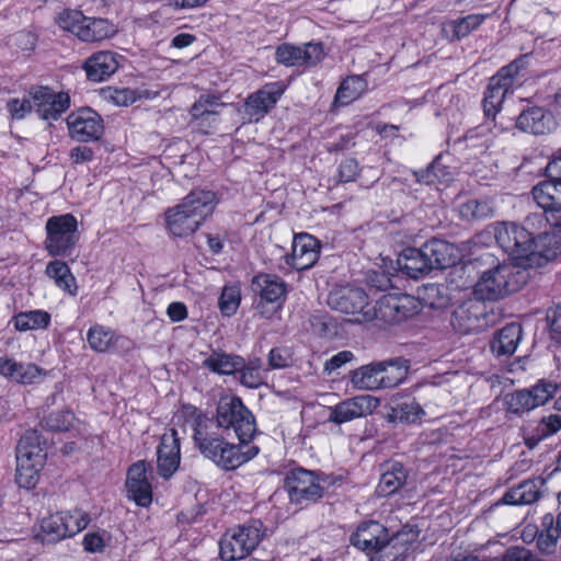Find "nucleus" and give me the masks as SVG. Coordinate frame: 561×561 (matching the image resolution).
<instances>
[{"label": "nucleus", "mask_w": 561, "mask_h": 561, "mask_svg": "<svg viewBox=\"0 0 561 561\" xmlns=\"http://www.w3.org/2000/svg\"><path fill=\"white\" fill-rule=\"evenodd\" d=\"M210 420L198 417L194 428V442L201 454L225 470H234L259 454V447L249 443L234 445L213 431Z\"/></svg>", "instance_id": "nucleus-1"}, {"label": "nucleus", "mask_w": 561, "mask_h": 561, "mask_svg": "<svg viewBox=\"0 0 561 561\" xmlns=\"http://www.w3.org/2000/svg\"><path fill=\"white\" fill-rule=\"evenodd\" d=\"M216 203L214 192L192 191L180 204L167 210L165 221L169 231L179 238L193 234L202 222L213 214Z\"/></svg>", "instance_id": "nucleus-2"}, {"label": "nucleus", "mask_w": 561, "mask_h": 561, "mask_svg": "<svg viewBox=\"0 0 561 561\" xmlns=\"http://www.w3.org/2000/svg\"><path fill=\"white\" fill-rule=\"evenodd\" d=\"M529 279V271L514 263H503L482 273L474 286V296L497 300L519 290Z\"/></svg>", "instance_id": "nucleus-3"}, {"label": "nucleus", "mask_w": 561, "mask_h": 561, "mask_svg": "<svg viewBox=\"0 0 561 561\" xmlns=\"http://www.w3.org/2000/svg\"><path fill=\"white\" fill-rule=\"evenodd\" d=\"M526 225L531 229V241L526 263L542 266L561 253V224L548 221L543 214H530Z\"/></svg>", "instance_id": "nucleus-4"}, {"label": "nucleus", "mask_w": 561, "mask_h": 561, "mask_svg": "<svg viewBox=\"0 0 561 561\" xmlns=\"http://www.w3.org/2000/svg\"><path fill=\"white\" fill-rule=\"evenodd\" d=\"M408 370V360L402 358L374 362L355 369L351 382L359 390L393 388L405 379Z\"/></svg>", "instance_id": "nucleus-5"}, {"label": "nucleus", "mask_w": 561, "mask_h": 561, "mask_svg": "<svg viewBox=\"0 0 561 561\" xmlns=\"http://www.w3.org/2000/svg\"><path fill=\"white\" fill-rule=\"evenodd\" d=\"M45 440L41 433L27 430L16 446V482L20 486L30 489L36 484L37 470L43 465Z\"/></svg>", "instance_id": "nucleus-6"}, {"label": "nucleus", "mask_w": 561, "mask_h": 561, "mask_svg": "<svg viewBox=\"0 0 561 561\" xmlns=\"http://www.w3.org/2000/svg\"><path fill=\"white\" fill-rule=\"evenodd\" d=\"M45 249L51 256H69L79 239L78 220L71 214L53 216L46 221Z\"/></svg>", "instance_id": "nucleus-7"}, {"label": "nucleus", "mask_w": 561, "mask_h": 561, "mask_svg": "<svg viewBox=\"0 0 561 561\" xmlns=\"http://www.w3.org/2000/svg\"><path fill=\"white\" fill-rule=\"evenodd\" d=\"M217 426L232 428L241 443H249L256 432L252 413L237 397H222L217 407Z\"/></svg>", "instance_id": "nucleus-8"}, {"label": "nucleus", "mask_w": 561, "mask_h": 561, "mask_svg": "<svg viewBox=\"0 0 561 561\" xmlns=\"http://www.w3.org/2000/svg\"><path fill=\"white\" fill-rule=\"evenodd\" d=\"M558 391V385L553 381L539 380L528 389L516 390L504 398L506 411L514 414L529 412L545 405Z\"/></svg>", "instance_id": "nucleus-9"}, {"label": "nucleus", "mask_w": 561, "mask_h": 561, "mask_svg": "<svg viewBox=\"0 0 561 561\" xmlns=\"http://www.w3.org/2000/svg\"><path fill=\"white\" fill-rule=\"evenodd\" d=\"M262 539L256 525H243L228 531L220 540V556L226 561H236L249 556Z\"/></svg>", "instance_id": "nucleus-10"}, {"label": "nucleus", "mask_w": 561, "mask_h": 561, "mask_svg": "<svg viewBox=\"0 0 561 561\" xmlns=\"http://www.w3.org/2000/svg\"><path fill=\"white\" fill-rule=\"evenodd\" d=\"M493 233L496 243L504 252L514 259H524L526 261L531 241V229H529L526 222L524 226L515 222H497L493 226Z\"/></svg>", "instance_id": "nucleus-11"}, {"label": "nucleus", "mask_w": 561, "mask_h": 561, "mask_svg": "<svg viewBox=\"0 0 561 561\" xmlns=\"http://www.w3.org/2000/svg\"><path fill=\"white\" fill-rule=\"evenodd\" d=\"M421 310L420 300L410 295H385L376 304L373 318L386 323H399Z\"/></svg>", "instance_id": "nucleus-12"}, {"label": "nucleus", "mask_w": 561, "mask_h": 561, "mask_svg": "<svg viewBox=\"0 0 561 561\" xmlns=\"http://www.w3.org/2000/svg\"><path fill=\"white\" fill-rule=\"evenodd\" d=\"M328 305L342 313L360 316L355 321L373 319V311L368 308V297L357 287L343 286L333 289L328 296Z\"/></svg>", "instance_id": "nucleus-13"}, {"label": "nucleus", "mask_w": 561, "mask_h": 561, "mask_svg": "<svg viewBox=\"0 0 561 561\" xmlns=\"http://www.w3.org/2000/svg\"><path fill=\"white\" fill-rule=\"evenodd\" d=\"M325 479L314 472L298 468L286 478V488L291 502H314L323 496Z\"/></svg>", "instance_id": "nucleus-14"}, {"label": "nucleus", "mask_w": 561, "mask_h": 561, "mask_svg": "<svg viewBox=\"0 0 561 561\" xmlns=\"http://www.w3.org/2000/svg\"><path fill=\"white\" fill-rule=\"evenodd\" d=\"M253 286L261 298L256 310L261 316L271 318L282 306L286 294L285 283L275 275L260 274L253 278Z\"/></svg>", "instance_id": "nucleus-15"}, {"label": "nucleus", "mask_w": 561, "mask_h": 561, "mask_svg": "<svg viewBox=\"0 0 561 561\" xmlns=\"http://www.w3.org/2000/svg\"><path fill=\"white\" fill-rule=\"evenodd\" d=\"M519 69V62L514 61L503 67L496 76L490 79L483 100V110L486 116H494L500 110L505 95L514 85Z\"/></svg>", "instance_id": "nucleus-16"}, {"label": "nucleus", "mask_w": 561, "mask_h": 561, "mask_svg": "<svg viewBox=\"0 0 561 561\" xmlns=\"http://www.w3.org/2000/svg\"><path fill=\"white\" fill-rule=\"evenodd\" d=\"M67 126L71 138L88 142L99 140L104 133L101 115L90 107H82L67 117Z\"/></svg>", "instance_id": "nucleus-17"}, {"label": "nucleus", "mask_w": 561, "mask_h": 561, "mask_svg": "<svg viewBox=\"0 0 561 561\" xmlns=\"http://www.w3.org/2000/svg\"><path fill=\"white\" fill-rule=\"evenodd\" d=\"M351 540L355 547L373 553V556L383 553L387 546H392L393 551L400 549L397 546L396 538L389 537L387 528L374 520L365 522L358 526Z\"/></svg>", "instance_id": "nucleus-18"}, {"label": "nucleus", "mask_w": 561, "mask_h": 561, "mask_svg": "<svg viewBox=\"0 0 561 561\" xmlns=\"http://www.w3.org/2000/svg\"><path fill=\"white\" fill-rule=\"evenodd\" d=\"M488 306L478 297L461 304L451 317V323L459 332L469 334L488 327Z\"/></svg>", "instance_id": "nucleus-19"}, {"label": "nucleus", "mask_w": 561, "mask_h": 561, "mask_svg": "<svg viewBox=\"0 0 561 561\" xmlns=\"http://www.w3.org/2000/svg\"><path fill=\"white\" fill-rule=\"evenodd\" d=\"M323 47L319 43H307L302 46L282 44L276 47L275 59L285 67H311L323 59Z\"/></svg>", "instance_id": "nucleus-20"}, {"label": "nucleus", "mask_w": 561, "mask_h": 561, "mask_svg": "<svg viewBox=\"0 0 561 561\" xmlns=\"http://www.w3.org/2000/svg\"><path fill=\"white\" fill-rule=\"evenodd\" d=\"M379 400L369 394H360L344 400L331 409L329 421L342 424L354 419L373 414L378 408Z\"/></svg>", "instance_id": "nucleus-21"}, {"label": "nucleus", "mask_w": 561, "mask_h": 561, "mask_svg": "<svg viewBox=\"0 0 561 561\" xmlns=\"http://www.w3.org/2000/svg\"><path fill=\"white\" fill-rule=\"evenodd\" d=\"M531 194L548 221L561 224V180L540 182L534 186Z\"/></svg>", "instance_id": "nucleus-22"}, {"label": "nucleus", "mask_w": 561, "mask_h": 561, "mask_svg": "<svg viewBox=\"0 0 561 561\" xmlns=\"http://www.w3.org/2000/svg\"><path fill=\"white\" fill-rule=\"evenodd\" d=\"M320 244L318 240L308 233H300L294 238L290 255L286 262L297 271L308 270L319 259Z\"/></svg>", "instance_id": "nucleus-23"}, {"label": "nucleus", "mask_w": 561, "mask_h": 561, "mask_svg": "<svg viewBox=\"0 0 561 561\" xmlns=\"http://www.w3.org/2000/svg\"><path fill=\"white\" fill-rule=\"evenodd\" d=\"M158 471L165 479L170 478L180 465V438L175 430L165 432L160 439L157 450Z\"/></svg>", "instance_id": "nucleus-24"}, {"label": "nucleus", "mask_w": 561, "mask_h": 561, "mask_svg": "<svg viewBox=\"0 0 561 561\" xmlns=\"http://www.w3.org/2000/svg\"><path fill=\"white\" fill-rule=\"evenodd\" d=\"M224 106L225 104L219 102L217 96L203 94L190 108L191 121L195 123L198 129L208 134L210 129L217 126L218 108Z\"/></svg>", "instance_id": "nucleus-25"}, {"label": "nucleus", "mask_w": 561, "mask_h": 561, "mask_svg": "<svg viewBox=\"0 0 561 561\" xmlns=\"http://www.w3.org/2000/svg\"><path fill=\"white\" fill-rule=\"evenodd\" d=\"M123 56L111 50L92 54L83 64L87 77L95 82L106 80L121 67Z\"/></svg>", "instance_id": "nucleus-26"}, {"label": "nucleus", "mask_w": 561, "mask_h": 561, "mask_svg": "<svg viewBox=\"0 0 561 561\" xmlns=\"http://www.w3.org/2000/svg\"><path fill=\"white\" fill-rule=\"evenodd\" d=\"M283 92V88L274 83L249 95L244 103L247 115L257 122L276 104Z\"/></svg>", "instance_id": "nucleus-27"}, {"label": "nucleus", "mask_w": 561, "mask_h": 561, "mask_svg": "<svg viewBox=\"0 0 561 561\" xmlns=\"http://www.w3.org/2000/svg\"><path fill=\"white\" fill-rule=\"evenodd\" d=\"M516 125L519 129L534 134L545 135L556 127L553 116L541 107H531L520 113Z\"/></svg>", "instance_id": "nucleus-28"}, {"label": "nucleus", "mask_w": 561, "mask_h": 561, "mask_svg": "<svg viewBox=\"0 0 561 561\" xmlns=\"http://www.w3.org/2000/svg\"><path fill=\"white\" fill-rule=\"evenodd\" d=\"M424 250L421 247L408 248L403 250L397 259V265L399 270L411 278H420L427 275L431 270L424 256Z\"/></svg>", "instance_id": "nucleus-29"}, {"label": "nucleus", "mask_w": 561, "mask_h": 561, "mask_svg": "<svg viewBox=\"0 0 561 561\" xmlns=\"http://www.w3.org/2000/svg\"><path fill=\"white\" fill-rule=\"evenodd\" d=\"M543 481L541 479L526 480L511 488L501 502L508 505H528L535 503L541 494Z\"/></svg>", "instance_id": "nucleus-30"}, {"label": "nucleus", "mask_w": 561, "mask_h": 561, "mask_svg": "<svg viewBox=\"0 0 561 561\" xmlns=\"http://www.w3.org/2000/svg\"><path fill=\"white\" fill-rule=\"evenodd\" d=\"M523 335L522 325L519 323H510L502 328L491 342V350L497 356L512 355Z\"/></svg>", "instance_id": "nucleus-31"}, {"label": "nucleus", "mask_w": 561, "mask_h": 561, "mask_svg": "<svg viewBox=\"0 0 561 561\" xmlns=\"http://www.w3.org/2000/svg\"><path fill=\"white\" fill-rule=\"evenodd\" d=\"M430 270L446 268L454 264L453 247L442 240L433 239L422 245Z\"/></svg>", "instance_id": "nucleus-32"}, {"label": "nucleus", "mask_w": 561, "mask_h": 561, "mask_svg": "<svg viewBox=\"0 0 561 561\" xmlns=\"http://www.w3.org/2000/svg\"><path fill=\"white\" fill-rule=\"evenodd\" d=\"M87 341L89 346L99 353L107 352L118 342H121L122 345L129 343L127 339L117 335L112 329L100 324H95L89 329L87 333Z\"/></svg>", "instance_id": "nucleus-33"}, {"label": "nucleus", "mask_w": 561, "mask_h": 561, "mask_svg": "<svg viewBox=\"0 0 561 561\" xmlns=\"http://www.w3.org/2000/svg\"><path fill=\"white\" fill-rule=\"evenodd\" d=\"M203 365L216 374L232 375L243 367V358L239 355L215 351L204 359Z\"/></svg>", "instance_id": "nucleus-34"}, {"label": "nucleus", "mask_w": 561, "mask_h": 561, "mask_svg": "<svg viewBox=\"0 0 561 561\" xmlns=\"http://www.w3.org/2000/svg\"><path fill=\"white\" fill-rule=\"evenodd\" d=\"M114 33V25L108 20L85 16L78 38L83 42H100L111 37Z\"/></svg>", "instance_id": "nucleus-35"}, {"label": "nucleus", "mask_w": 561, "mask_h": 561, "mask_svg": "<svg viewBox=\"0 0 561 561\" xmlns=\"http://www.w3.org/2000/svg\"><path fill=\"white\" fill-rule=\"evenodd\" d=\"M407 480V472L402 463L393 462L388 465L382 472L377 492L381 496H388L397 492Z\"/></svg>", "instance_id": "nucleus-36"}, {"label": "nucleus", "mask_w": 561, "mask_h": 561, "mask_svg": "<svg viewBox=\"0 0 561 561\" xmlns=\"http://www.w3.org/2000/svg\"><path fill=\"white\" fill-rule=\"evenodd\" d=\"M425 415V411L414 399L393 402L388 419L392 422L413 424Z\"/></svg>", "instance_id": "nucleus-37"}, {"label": "nucleus", "mask_w": 561, "mask_h": 561, "mask_svg": "<svg viewBox=\"0 0 561 561\" xmlns=\"http://www.w3.org/2000/svg\"><path fill=\"white\" fill-rule=\"evenodd\" d=\"M367 89V82L362 76H350L340 84L334 104L347 105L357 100Z\"/></svg>", "instance_id": "nucleus-38"}, {"label": "nucleus", "mask_w": 561, "mask_h": 561, "mask_svg": "<svg viewBox=\"0 0 561 561\" xmlns=\"http://www.w3.org/2000/svg\"><path fill=\"white\" fill-rule=\"evenodd\" d=\"M46 274L48 277L55 280V284L59 288L68 291L71 295H76V278L71 274L67 263L59 260L49 262L46 266Z\"/></svg>", "instance_id": "nucleus-39"}, {"label": "nucleus", "mask_w": 561, "mask_h": 561, "mask_svg": "<svg viewBox=\"0 0 561 561\" xmlns=\"http://www.w3.org/2000/svg\"><path fill=\"white\" fill-rule=\"evenodd\" d=\"M50 322V314L44 310L20 312L13 317L14 328L18 331L45 329Z\"/></svg>", "instance_id": "nucleus-40"}, {"label": "nucleus", "mask_w": 561, "mask_h": 561, "mask_svg": "<svg viewBox=\"0 0 561 561\" xmlns=\"http://www.w3.org/2000/svg\"><path fill=\"white\" fill-rule=\"evenodd\" d=\"M240 374V382L248 388H257L264 383L265 374L262 369V362L259 358L243 359V367L237 370Z\"/></svg>", "instance_id": "nucleus-41"}, {"label": "nucleus", "mask_w": 561, "mask_h": 561, "mask_svg": "<svg viewBox=\"0 0 561 561\" xmlns=\"http://www.w3.org/2000/svg\"><path fill=\"white\" fill-rule=\"evenodd\" d=\"M70 106V96L67 92L53 95L48 104L39 110V117L45 121H57Z\"/></svg>", "instance_id": "nucleus-42"}, {"label": "nucleus", "mask_w": 561, "mask_h": 561, "mask_svg": "<svg viewBox=\"0 0 561 561\" xmlns=\"http://www.w3.org/2000/svg\"><path fill=\"white\" fill-rule=\"evenodd\" d=\"M543 526L537 539V546L539 550L543 553H552L557 547L558 539L561 537V534L553 525L552 515H546L543 517Z\"/></svg>", "instance_id": "nucleus-43"}, {"label": "nucleus", "mask_w": 561, "mask_h": 561, "mask_svg": "<svg viewBox=\"0 0 561 561\" xmlns=\"http://www.w3.org/2000/svg\"><path fill=\"white\" fill-rule=\"evenodd\" d=\"M459 211L467 220L482 219L493 214L494 206L490 201L471 199L462 204Z\"/></svg>", "instance_id": "nucleus-44"}, {"label": "nucleus", "mask_w": 561, "mask_h": 561, "mask_svg": "<svg viewBox=\"0 0 561 561\" xmlns=\"http://www.w3.org/2000/svg\"><path fill=\"white\" fill-rule=\"evenodd\" d=\"M62 517L64 527L68 537H72L83 530L90 523L89 515L81 510L58 513Z\"/></svg>", "instance_id": "nucleus-45"}, {"label": "nucleus", "mask_w": 561, "mask_h": 561, "mask_svg": "<svg viewBox=\"0 0 561 561\" xmlns=\"http://www.w3.org/2000/svg\"><path fill=\"white\" fill-rule=\"evenodd\" d=\"M240 301L241 293L239 286H225L219 297L218 306L224 316L230 317L238 310Z\"/></svg>", "instance_id": "nucleus-46"}, {"label": "nucleus", "mask_w": 561, "mask_h": 561, "mask_svg": "<svg viewBox=\"0 0 561 561\" xmlns=\"http://www.w3.org/2000/svg\"><path fill=\"white\" fill-rule=\"evenodd\" d=\"M62 517L59 514L44 518L41 524V529L44 534V539L47 541H59L67 538V533L64 527Z\"/></svg>", "instance_id": "nucleus-47"}, {"label": "nucleus", "mask_w": 561, "mask_h": 561, "mask_svg": "<svg viewBox=\"0 0 561 561\" xmlns=\"http://www.w3.org/2000/svg\"><path fill=\"white\" fill-rule=\"evenodd\" d=\"M100 92L105 101L118 106H128L136 101V92L128 88L105 87Z\"/></svg>", "instance_id": "nucleus-48"}, {"label": "nucleus", "mask_w": 561, "mask_h": 561, "mask_svg": "<svg viewBox=\"0 0 561 561\" xmlns=\"http://www.w3.org/2000/svg\"><path fill=\"white\" fill-rule=\"evenodd\" d=\"M127 497L140 506V461L133 463L127 472L125 483Z\"/></svg>", "instance_id": "nucleus-49"}, {"label": "nucleus", "mask_w": 561, "mask_h": 561, "mask_svg": "<svg viewBox=\"0 0 561 561\" xmlns=\"http://www.w3.org/2000/svg\"><path fill=\"white\" fill-rule=\"evenodd\" d=\"M85 16L79 11L66 10L58 15L57 23L62 30L69 31L78 37Z\"/></svg>", "instance_id": "nucleus-50"}, {"label": "nucleus", "mask_w": 561, "mask_h": 561, "mask_svg": "<svg viewBox=\"0 0 561 561\" xmlns=\"http://www.w3.org/2000/svg\"><path fill=\"white\" fill-rule=\"evenodd\" d=\"M73 414L69 411H61L49 414L46 420V426L51 431H67L72 423Z\"/></svg>", "instance_id": "nucleus-51"}, {"label": "nucleus", "mask_w": 561, "mask_h": 561, "mask_svg": "<svg viewBox=\"0 0 561 561\" xmlns=\"http://www.w3.org/2000/svg\"><path fill=\"white\" fill-rule=\"evenodd\" d=\"M485 19L483 14H470L455 24V34L457 37L467 36L472 30L477 28Z\"/></svg>", "instance_id": "nucleus-52"}, {"label": "nucleus", "mask_w": 561, "mask_h": 561, "mask_svg": "<svg viewBox=\"0 0 561 561\" xmlns=\"http://www.w3.org/2000/svg\"><path fill=\"white\" fill-rule=\"evenodd\" d=\"M56 92L48 87H35L30 91L32 101L36 107V112L39 115V110L43 108L48 101L53 98Z\"/></svg>", "instance_id": "nucleus-53"}, {"label": "nucleus", "mask_w": 561, "mask_h": 561, "mask_svg": "<svg viewBox=\"0 0 561 561\" xmlns=\"http://www.w3.org/2000/svg\"><path fill=\"white\" fill-rule=\"evenodd\" d=\"M552 340L561 343V305L550 309L547 314Z\"/></svg>", "instance_id": "nucleus-54"}, {"label": "nucleus", "mask_w": 561, "mask_h": 561, "mask_svg": "<svg viewBox=\"0 0 561 561\" xmlns=\"http://www.w3.org/2000/svg\"><path fill=\"white\" fill-rule=\"evenodd\" d=\"M561 430V414H550L541 419L538 431L541 436L547 437Z\"/></svg>", "instance_id": "nucleus-55"}, {"label": "nucleus", "mask_w": 561, "mask_h": 561, "mask_svg": "<svg viewBox=\"0 0 561 561\" xmlns=\"http://www.w3.org/2000/svg\"><path fill=\"white\" fill-rule=\"evenodd\" d=\"M41 375V369L34 364L20 363L19 373L15 381L30 385L33 383Z\"/></svg>", "instance_id": "nucleus-56"}, {"label": "nucleus", "mask_w": 561, "mask_h": 561, "mask_svg": "<svg viewBox=\"0 0 561 561\" xmlns=\"http://www.w3.org/2000/svg\"><path fill=\"white\" fill-rule=\"evenodd\" d=\"M358 163L354 159H345L339 168L340 182L346 183L354 181L358 175Z\"/></svg>", "instance_id": "nucleus-57"}, {"label": "nucleus", "mask_w": 561, "mask_h": 561, "mask_svg": "<svg viewBox=\"0 0 561 561\" xmlns=\"http://www.w3.org/2000/svg\"><path fill=\"white\" fill-rule=\"evenodd\" d=\"M8 108L13 118L22 119L32 110V103L28 99H12L8 102Z\"/></svg>", "instance_id": "nucleus-58"}, {"label": "nucleus", "mask_w": 561, "mask_h": 561, "mask_svg": "<svg viewBox=\"0 0 561 561\" xmlns=\"http://www.w3.org/2000/svg\"><path fill=\"white\" fill-rule=\"evenodd\" d=\"M405 550L407 549L403 546H400V549H396L393 551L392 546H387L383 553L371 556V561H404Z\"/></svg>", "instance_id": "nucleus-59"}, {"label": "nucleus", "mask_w": 561, "mask_h": 561, "mask_svg": "<svg viewBox=\"0 0 561 561\" xmlns=\"http://www.w3.org/2000/svg\"><path fill=\"white\" fill-rule=\"evenodd\" d=\"M353 357L354 356L352 352L342 351L325 362L324 369L329 373H332L333 370L342 367L344 364L351 362Z\"/></svg>", "instance_id": "nucleus-60"}, {"label": "nucleus", "mask_w": 561, "mask_h": 561, "mask_svg": "<svg viewBox=\"0 0 561 561\" xmlns=\"http://www.w3.org/2000/svg\"><path fill=\"white\" fill-rule=\"evenodd\" d=\"M69 157L73 163H85L93 159L94 152L88 146H78L70 150Z\"/></svg>", "instance_id": "nucleus-61"}, {"label": "nucleus", "mask_w": 561, "mask_h": 561, "mask_svg": "<svg viewBox=\"0 0 561 561\" xmlns=\"http://www.w3.org/2000/svg\"><path fill=\"white\" fill-rule=\"evenodd\" d=\"M20 363L9 357H0V375L15 381Z\"/></svg>", "instance_id": "nucleus-62"}, {"label": "nucleus", "mask_w": 561, "mask_h": 561, "mask_svg": "<svg viewBox=\"0 0 561 561\" xmlns=\"http://www.w3.org/2000/svg\"><path fill=\"white\" fill-rule=\"evenodd\" d=\"M268 365L272 368H284L289 365V356L280 348H273L268 354Z\"/></svg>", "instance_id": "nucleus-63"}, {"label": "nucleus", "mask_w": 561, "mask_h": 561, "mask_svg": "<svg viewBox=\"0 0 561 561\" xmlns=\"http://www.w3.org/2000/svg\"><path fill=\"white\" fill-rule=\"evenodd\" d=\"M546 172L551 179L561 180V148L553 153L546 167Z\"/></svg>", "instance_id": "nucleus-64"}]
</instances>
